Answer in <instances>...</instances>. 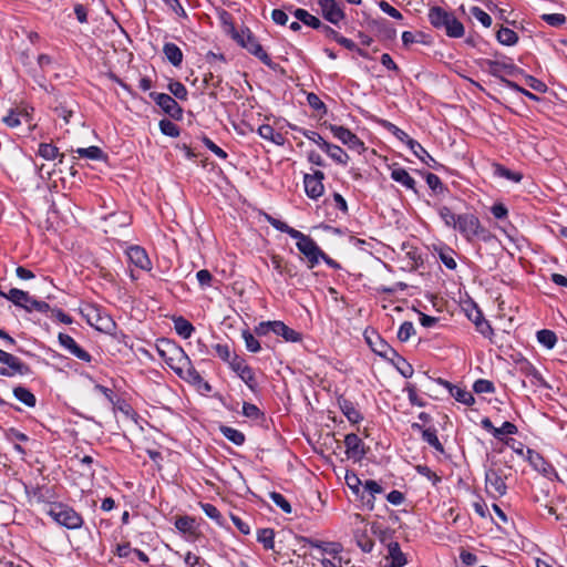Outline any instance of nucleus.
Here are the masks:
<instances>
[{
    "label": "nucleus",
    "mask_w": 567,
    "mask_h": 567,
    "mask_svg": "<svg viewBox=\"0 0 567 567\" xmlns=\"http://www.w3.org/2000/svg\"><path fill=\"white\" fill-rule=\"evenodd\" d=\"M517 433L518 429L512 422L505 421L498 426V454H505L509 449L517 457H524L525 445L514 437Z\"/></svg>",
    "instance_id": "20e7f679"
},
{
    "label": "nucleus",
    "mask_w": 567,
    "mask_h": 567,
    "mask_svg": "<svg viewBox=\"0 0 567 567\" xmlns=\"http://www.w3.org/2000/svg\"><path fill=\"white\" fill-rule=\"evenodd\" d=\"M363 488L371 496V498H369L367 501V505L370 509H372L374 506V504H373L374 495L381 494L383 492V488L381 487V485L379 483H377L375 481H372V480L365 481L363 484Z\"/></svg>",
    "instance_id": "c03bdc74"
},
{
    "label": "nucleus",
    "mask_w": 567,
    "mask_h": 567,
    "mask_svg": "<svg viewBox=\"0 0 567 567\" xmlns=\"http://www.w3.org/2000/svg\"><path fill=\"white\" fill-rule=\"evenodd\" d=\"M506 90H514L517 93L524 94L530 100L538 101L539 97L534 93L522 89L516 82L505 79L503 75L498 74V94H503Z\"/></svg>",
    "instance_id": "bb28decb"
},
{
    "label": "nucleus",
    "mask_w": 567,
    "mask_h": 567,
    "mask_svg": "<svg viewBox=\"0 0 567 567\" xmlns=\"http://www.w3.org/2000/svg\"><path fill=\"white\" fill-rule=\"evenodd\" d=\"M243 339L245 341V344H246V348L248 351L256 353L260 350L259 341L249 331H247V330L243 331Z\"/></svg>",
    "instance_id": "bf43d9fd"
},
{
    "label": "nucleus",
    "mask_w": 567,
    "mask_h": 567,
    "mask_svg": "<svg viewBox=\"0 0 567 567\" xmlns=\"http://www.w3.org/2000/svg\"><path fill=\"white\" fill-rule=\"evenodd\" d=\"M471 14L480 21L484 27L488 28L492 24V18L488 13H486L484 10H482L478 7H473L471 9Z\"/></svg>",
    "instance_id": "052dcab7"
},
{
    "label": "nucleus",
    "mask_w": 567,
    "mask_h": 567,
    "mask_svg": "<svg viewBox=\"0 0 567 567\" xmlns=\"http://www.w3.org/2000/svg\"><path fill=\"white\" fill-rule=\"evenodd\" d=\"M270 262L272 268L284 278L290 279L293 278L297 275L296 267L288 261H286L281 256L279 255H271L270 256Z\"/></svg>",
    "instance_id": "b1692460"
},
{
    "label": "nucleus",
    "mask_w": 567,
    "mask_h": 567,
    "mask_svg": "<svg viewBox=\"0 0 567 567\" xmlns=\"http://www.w3.org/2000/svg\"><path fill=\"white\" fill-rule=\"evenodd\" d=\"M293 239L297 240L296 245L299 251L306 257L308 267L310 269L315 268L320 260V256H323V251L310 236L305 235L301 231H298L293 236Z\"/></svg>",
    "instance_id": "0eeeda50"
},
{
    "label": "nucleus",
    "mask_w": 567,
    "mask_h": 567,
    "mask_svg": "<svg viewBox=\"0 0 567 567\" xmlns=\"http://www.w3.org/2000/svg\"><path fill=\"white\" fill-rule=\"evenodd\" d=\"M353 536L355 539L357 545L361 548L364 553H371L374 546V542L371 537V532L369 524L365 522V519L360 515L355 514L353 516Z\"/></svg>",
    "instance_id": "6e6552de"
},
{
    "label": "nucleus",
    "mask_w": 567,
    "mask_h": 567,
    "mask_svg": "<svg viewBox=\"0 0 567 567\" xmlns=\"http://www.w3.org/2000/svg\"><path fill=\"white\" fill-rule=\"evenodd\" d=\"M159 128L164 135L171 137H177L179 135L178 126L169 120H162L159 122Z\"/></svg>",
    "instance_id": "864d4df0"
},
{
    "label": "nucleus",
    "mask_w": 567,
    "mask_h": 567,
    "mask_svg": "<svg viewBox=\"0 0 567 567\" xmlns=\"http://www.w3.org/2000/svg\"><path fill=\"white\" fill-rule=\"evenodd\" d=\"M322 17L332 24L338 25L344 19V12L336 0H318Z\"/></svg>",
    "instance_id": "dca6fc26"
},
{
    "label": "nucleus",
    "mask_w": 567,
    "mask_h": 567,
    "mask_svg": "<svg viewBox=\"0 0 567 567\" xmlns=\"http://www.w3.org/2000/svg\"><path fill=\"white\" fill-rule=\"evenodd\" d=\"M412 429L420 431L422 433V439L432 447H434L437 452L444 453V447L437 437L435 429H423L417 423H413Z\"/></svg>",
    "instance_id": "a878e982"
},
{
    "label": "nucleus",
    "mask_w": 567,
    "mask_h": 567,
    "mask_svg": "<svg viewBox=\"0 0 567 567\" xmlns=\"http://www.w3.org/2000/svg\"><path fill=\"white\" fill-rule=\"evenodd\" d=\"M272 332L290 342H297L301 339L297 331L286 326L282 321H272Z\"/></svg>",
    "instance_id": "c85d7f7f"
},
{
    "label": "nucleus",
    "mask_w": 567,
    "mask_h": 567,
    "mask_svg": "<svg viewBox=\"0 0 567 567\" xmlns=\"http://www.w3.org/2000/svg\"><path fill=\"white\" fill-rule=\"evenodd\" d=\"M498 178H504L508 183L518 184L523 178V174L518 171H513L511 168L498 165Z\"/></svg>",
    "instance_id": "79ce46f5"
},
{
    "label": "nucleus",
    "mask_w": 567,
    "mask_h": 567,
    "mask_svg": "<svg viewBox=\"0 0 567 567\" xmlns=\"http://www.w3.org/2000/svg\"><path fill=\"white\" fill-rule=\"evenodd\" d=\"M203 143L209 151H212L219 158L225 159L227 157V153L217 144H215L210 138L204 137Z\"/></svg>",
    "instance_id": "0e129e2a"
},
{
    "label": "nucleus",
    "mask_w": 567,
    "mask_h": 567,
    "mask_svg": "<svg viewBox=\"0 0 567 567\" xmlns=\"http://www.w3.org/2000/svg\"><path fill=\"white\" fill-rule=\"evenodd\" d=\"M58 339L60 344L71 354L84 362L91 361L90 353L82 349L71 336L61 332L59 333Z\"/></svg>",
    "instance_id": "6ab92c4d"
},
{
    "label": "nucleus",
    "mask_w": 567,
    "mask_h": 567,
    "mask_svg": "<svg viewBox=\"0 0 567 567\" xmlns=\"http://www.w3.org/2000/svg\"><path fill=\"white\" fill-rule=\"evenodd\" d=\"M339 405L342 413L351 423H358L361 421L362 416L352 402L346 399H339Z\"/></svg>",
    "instance_id": "72a5a7b5"
},
{
    "label": "nucleus",
    "mask_w": 567,
    "mask_h": 567,
    "mask_svg": "<svg viewBox=\"0 0 567 567\" xmlns=\"http://www.w3.org/2000/svg\"><path fill=\"white\" fill-rule=\"evenodd\" d=\"M13 395L17 400L22 402L29 408L35 406L37 399L33 393H31L27 388L24 386H16L13 389Z\"/></svg>",
    "instance_id": "e433bc0d"
},
{
    "label": "nucleus",
    "mask_w": 567,
    "mask_h": 567,
    "mask_svg": "<svg viewBox=\"0 0 567 567\" xmlns=\"http://www.w3.org/2000/svg\"><path fill=\"white\" fill-rule=\"evenodd\" d=\"M243 413L245 416L250 419H258L261 415L260 410L255 404L247 402L243 405Z\"/></svg>",
    "instance_id": "338daca9"
},
{
    "label": "nucleus",
    "mask_w": 567,
    "mask_h": 567,
    "mask_svg": "<svg viewBox=\"0 0 567 567\" xmlns=\"http://www.w3.org/2000/svg\"><path fill=\"white\" fill-rule=\"evenodd\" d=\"M517 29L519 27L515 21L511 22V27L498 25V43L506 47L517 44L519 40Z\"/></svg>",
    "instance_id": "5701e85b"
},
{
    "label": "nucleus",
    "mask_w": 567,
    "mask_h": 567,
    "mask_svg": "<svg viewBox=\"0 0 567 567\" xmlns=\"http://www.w3.org/2000/svg\"><path fill=\"white\" fill-rule=\"evenodd\" d=\"M537 340L547 349H553L557 342V337L551 330H540L537 332Z\"/></svg>",
    "instance_id": "a19ab883"
},
{
    "label": "nucleus",
    "mask_w": 567,
    "mask_h": 567,
    "mask_svg": "<svg viewBox=\"0 0 567 567\" xmlns=\"http://www.w3.org/2000/svg\"><path fill=\"white\" fill-rule=\"evenodd\" d=\"M183 559L186 567H210L204 558L192 551H187L183 555Z\"/></svg>",
    "instance_id": "09e8293b"
},
{
    "label": "nucleus",
    "mask_w": 567,
    "mask_h": 567,
    "mask_svg": "<svg viewBox=\"0 0 567 567\" xmlns=\"http://www.w3.org/2000/svg\"><path fill=\"white\" fill-rule=\"evenodd\" d=\"M301 133L303 134L305 137L316 143L321 150H323L324 144L328 143L319 133L315 131L301 130Z\"/></svg>",
    "instance_id": "69168bd1"
},
{
    "label": "nucleus",
    "mask_w": 567,
    "mask_h": 567,
    "mask_svg": "<svg viewBox=\"0 0 567 567\" xmlns=\"http://www.w3.org/2000/svg\"><path fill=\"white\" fill-rule=\"evenodd\" d=\"M473 390L475 393H493L495 388L494 383L489 380L480 379L474 382Z\"/></svg>",
    "instance_id": "4d7b16f0"
},
{
    "label": "nucleus",
    "mask_w": 567,
    "mask_h": 567,
    "mask_svg": "<svg viewBox=\"0 0 567 567\" xmlns=\"http://www.w3.org/2000/svg\"><path fill=\"white\" fill-rule=\"evenodd\" d=\"M520 458L527 460L535 471L542 473L547 478L557 476L555 468L548 462H546L540 454L533 450L528 449L526 454L524 453V457Z\"/></svg>",
    "instance_id": "f8f14e48"
},
{
    "label": "nucleus",
    "mask_w": 567,
    "mask_h": 567,
    "mask_svg": "<svg viewBox=\"0 0 567 567\" xmlns=\"http://www.w3.org/2000/svg\"><path fill=\"white\" fill-rule=\"evenodd\" d=\"M2 121L7 126L14 128L20 126L23 122L30 123L31 114L25 107H17L10 110L9 113L3 116Z\"/></svg>",
    "instance_id": "4be33fe9"
},
{
    "label": "nucleus",
    "mask_w": 567,
    "mask_h": 567,
    "mask_svg": "<svg viewBox=\"0 0 567 567\" xmlns=\"http://www.w3.org/2000/svg\"><path fill=\"white\" fill-rule=\"evenodd\" d=\"M174 329L177 334L185 339L189 338L194 331L193 324L183 317L174 319Z\"/></svg>",
    "instance_id": "4c0bfd02"
},
{
    "label": "nucleus",
    "mask_w": 567,
    "mask_h": 567,
    "mask_svg": "<svg viewBox=\"0 0 567 567\" xmlns=\"http://www.w3.org/2000/svg\"><path fill=\"white\" fill-rule=\"evenodd\" d=\"M370 532L373 536H375L379 539L381 544L388 546V543L393 542L394 532L390 527L383 525L382 523L373 522L370 525Z\"/></svg>",
    "instance_id": "cd10ccee"
},
{
    "label": "nucleus",
    "mask_w": 567,
    "mask_h": 567,
    "mask_svg": "<svg viewBox=\"0 0 567 567\" xmlns=\"http://www.w3.org/2000/svg\"><path fill=\"white\" fill-rule=\"evenodd\" d=\"M415 332L414 326L410 321H404L398 331V338L400 341H408Z\"/></svg>",
    "instance_id": "5fc2aeb1"
},
{
    "label": "nucleus",
    "mask_w": 567,
    "mask_h": 567,
    "mask_svg": "<svg viewBox=\"0 0 567 567\" xmlns=\"http://www.w3.org/2000/svg\"><path fill=\"white\" fill-rule=\"evenodd\" d=\"M6 299L11 301L14 306L23 308L28 312H47L50 308L47 302L35 300L27 291L20 290L18 288L10 289L6 293Z\"/></svg>",
    "instance_id": "423d86ee"
},
{
    "label": "nucleus",
    "mask_w": 567,
    "mask_h": 567,
    "mask_svg": "<svg viewBox=\"0 0 567 567\" xmlns=\"http://www.w3.org/2000/svg\"><path fill=\"white\" fill-rule=\"evenodd\" d=\"M39 155L47 161H52L58 157L59 150L52 144L41 143L39 145Z\"/></svg>",
    "instance_id": "3c124183"
},
{
    "label": "nucleus",
    "mask_w": 567,
    "mask_h": 567,
    "mask_svg": "<svg viewBox=\"0 0 567 567\" xmlns=\"http://www.w3.org/2000/svg\"><path fill=\"white\" fill-rule=\"evenodd\" d=\"M329 128L332 135L340 142H342L344 145H347L349 148L357 151L359 153L364 150L363 143L350 130L340 125H330Z\"/></svg>",
    "instance_id": "9b49d317"
},
{
    "label": "nucleus",
    "mask_w": 567,
    "mask_h": 567,
    "mask_svg": "<svg viewBox=\"0 0 567 567\" xmlns=\"http://www.w3.org/2000/svg\"><path fill=\"white\" fill-rule=\"evenodd\" d=\"M308 104L316 111H326L324 103L319 99V96L315 93H309L307 95Z\"/></svg>",
    "instance_id": "774afa93"
},
{
    "label": "nucleus",
    "mask_w": 567,
    "mask_h": 567,
    "mask_svg": "<svg viewBox=\"0 0 567 567\" xmlns=\"http://www.w3.org/2000/svg\"><path fill=\"white\" fill-rule=\"evenodd\" d=\"M429 20L434 28L444 30L451 38H461L464 35L463 24L453 14L441 7H432L429 10Z\"/></svg>",
    "instance_id": "7ed1b4c3"
},
{
    "label": "nucleus",
    "mask_w": 567,
    "mask_h": 567,
    "mask_svg": "<svg viewBox=\"0 0 567 567\" xmlns=\"http://www.w3.org/2000/svg\"><path fill=\"white\" fill-rule=\"evenodd\" d=\"M229 367L252 392L257 391L258 383L256 381L255 372L244 359L238 355H234L233 360L229 361Z\"/></svg>",
    "instance_id": "9d476101"
},
{
    "label": "nucleus",
    "mask_w": 567,
    "mask_h": 567,
    "mask_svg": "<svg viewBox=\"0 0 567 567\" xmlns=\"http://www.w3.org/2000/svg\"><path fill=\"white\" fill-rule=\"evenodd\" d=\"M520 369L526 373L527 377H530L533 382L538 385H546L545 380L542 374L527 361H523L520 363Z\"/></svg>",
    "instance_id": "49530a36"
},
{
    "label": "nucleus",
    "mask_w": 567,
    "mask_h": 567,
    "mask_svg": "<svg viewBox=\"0 0 567 567\" xmlns=\"http://www.w3.org/2000/svg\"><path fill=\"white\" fill-rule=\"evenodd\" d=\"M470 318L474 321L477 330L485 337L487 338H492L493 336V329L492 327L489 326V323L487 321H485L484 319L481 318V312L480 311H476V315L474 318H472V316H470Z\"/></svg>",
    "instance_id": "de8ad7c7"
},
{
    "label": "nucleus",
    "mask_w": 567,
    "mask_h": 567,
    "mask_svg": "<svg viewBox=\"0 0 567 567\" xmlns=\"http://www.w3.org/2000/svg\"><path fill=\"white\" fill-rule=\"evenodd\" d=\"M267 220L268 223L274 227L276 228L277 230L279 231H282V233H286L288 234L290 237L293 238V236L299 231L292 227H290L288 224H286L285 221H281L275 217H271V216H267Z\"/></svg>",
    "instance_id": "8fccbe9b"
},
{
    "label": "nucleus",
    "mask_w": 567,
    "mask_h": 567,
    "mask_svg": "<svg viewBox=\"0 0 567 567\" xmlns=\"http://www.w3.org/2000/svg\"><path fill=\"white\" fill-rule=\"evenodd\" d=\"M480 228L478 219L472 214L458 215L457 226L458 229L465 237L471 238L477 235Z\"/></svg>",
    "instance_id": "aec40b11"
},
{
    "label": "nucleus",
    "mask_w": 567,
    "mask_h": 567,
    "mask_svg": "<svg viewBox=\"0 0 567 567\" xmlns=\"http://www.w3.org/2000/svg\"><path fill=\"white\" fill-rule=\"evenodd\" d=\"M47 513L55 523L69 529L80 528L83 524L82 516L62 503L52 504Z\"/></svg>",
    "instance_id": "39448f33"
},
{
    "label": "nucleus",
    "mask_w": 567,
    "mask_h": 567,
    "mask_svg": "<svg viewBox=\"0 0 567 567\" xmlns=\"http://www.w3.org/2000/svg\"><path fill=\"white\" fill-rule=\"evenodd\" d=\"M391 177L393 181L402 184L406 188L415 190V181L404 168H393Z\"/></svg>",
    "instance_id": "473e14b6"
},
{
    "label": "nucleus",
    "mask_w": 567,
    "mask_h": 567,
    "mask_svg": "<svg viewBox=\"0 0 567 567\" xmlns=\"http://www.w3.org/2000/svg\"><path fill=\"white\" fill-rule=\"evenodd\" d=\"M158 353L165 363L185 381L199 385L204 383L206 390H210V385L203 381V378L194 368L189 357L176 343L163 340L157 347Z\"/></svg>",
    "instance_id": "f257e3e1"
},
{
    "label": "nucleus",
    "mask_w": 567,
    "mask_h": 567,
    "mask_svg": "<svg viewBox=\"0 0 567 567\" xmlns=\"http://www.w3.org/2000/svg\"><path fill=\"white\" fill-rule=\"evenodd\" d=\"M542 19L551 27H560L566 22V17L561 13H545Z\"/></svg>",
    "instance_id": "680f3d73"
},
{
    "label": "nucleus",
    "mask_w": 567,
    "mask_h": 567,
    "mask_svg": "<svg viewBox=\"0 0 567 567\" xmlns=\"http://www.w3.org/2000/svg\"><path fill=\"white\" fill-rule=\"evenodd\" d=\"M0 362L7 365V368L0 369V375L3 377H13L17 373L22 374L25 368L19 358L1 349Z\"/></svg>",
    "instance_id": "f3484780"
},
{
    "label": "nucleus",
    "mask_w": 567,
    "mask_h": 567,
    "mask_svg": "<svg viewBox=\"0 0 567 567\" xmlns=\"http://www.w3.org/2000/svg\"><path fill=\"white\" fill-rule=\"evenodd\" d=\"M346 454L349 458L361 460L365 452L362 440L354 433H350L344 437Z\"/></svg>",
    "instance_id": "412c9836"
},
{
    "label": "nucleus",
    "mask_w": 567,
    "mask_h": 567,
    "mask_svg": "<svg viewBox=\"0 0 567 567\" xmlns=\"http://www.w3.org/2000/svg\"><path fill=\"white\" fill-rule=\"evenodd\" d=\"M449 386L451 395L458 402L464 403L466 405H471L474 403V396L473 394L467 391L465 388L458 386V385H452L450 383H446Z\"/></svg>",
    "instance_id": "2f4dec72"
},
{
    "label": "nucleus",
    "mask_w": 567,
    "mask_h": 567,
    "mask_svg": "<svg viewBox=\"0 0 567 567\" xmlns=\"http://www.w3.org/2000/svg\"><path fill=\"white\" fill-rule=\"evenodd\" d=\"M385 558L390 563V567H403L408 563L404 553L396 542L388 543V555Z\"/></svg>",
    "instance_id": "393cba45"
},
{
    "label": "nucleus",
    "mask_w": 567,
    "mask_h": 567,
    "mask_svg": "<svg viewBox=\"0 0 567 567\" xmlns=\"http://www.w3.org/2000/svg\"><path fill=\"white\" fill-rule=\"evenodd\" d=\"M293 16L298 21H301L303 24L308 27H311L313 29H319L321 27V21L317 17L310 14L305 9H296L293 11Z\"/></svg>",
    "instance_id": "c9c22d12"
},
{
    "label": "nucleus",
    "mask_w": 567,
    "mask_h": 567,
    "mask_svg": "<svg viewBox=\"0 0 567 567\" xmlns=\"http://www.w3.org/2000/svg\"><path fill=\"white\" fill-rule=\"evenodd\" d=\"M409 147L413 154L429 167L435 168L436 161L426 152V150L416 141L409 140Z\"/></svg>",
    "instance_id": "c756f323"
},
{
    "label": "nucleus",
    "mask_w": 567,
    "mask_h": 567,
    "mask_svg": "<svg viewBox=\"0 0 567 567\" xmlns=\"http://www.w3.org/2000/svg\"><path fill=\"white\" fill-rule=\"evenodd\" d=\"M377 342H372V340L367 337V341L369 342L371 349L379 355L386 358L389 355V352L395 353V351L383 340L377 336Z\"/></svg>",
    "instance_id": "ea45409f"
},
{
    "label": "nucleus",
    "mask_w": 567,
    "mask_h": 567,
    "mask_svg": "<svg viewBox=\"0 0 567 567\" xmlns=\"http://www.w3.org/2000/svg\"><path fill=\"white\" fill-rule=\"evenodd\" d=\"M324 174L321 171H315L313 174H306L303 177L306 194L312 198H319L324 190L323 181Z\"/></svg>",
    "instance_id": "4468645a"
},
{
    "label": "nucleus",
    "mask_w": 567,
    "mask_h": 567,
    "mask_svg": "<svg viewBox=\"0 0 567 567\" xmlns=\"http://www.w3.org/2000/svg\"><path fill=\"white\" fill-rule=\"evenodd\" d=\"M322 151L339 164L346 165L349 161L348 154L338 145L327 143Z\"/></svg>",
    "instance_id": "f704fd0d"
},
{
    "label": "nucleus",
    "mask_w": 567,
    "mask_h": 567,
    "mask_svg": "<svg viewBox=\"0 0 567 567\" xmlns=\"http://www.w3.org/2000/svg\"><path fill=\"white\" fill-rule=\"evenodd\" d=\"M271 501L282 509V512H285L286 514H290L291 513V505L289 504V502L285 498L284 495H281L280 493H277V492H271L269 494Z\"/></svg>",
    "instance_id": "13d9d810"
},
{
    "label": "nucleus",
    "mask_w": 567,
    "mask_h": 567,
    "mask_svg": "<svg viewBox=\"0 0 567 567\" xmlns=\"http://www.w3.org/2000/svg\"><path fill=\"white\" fill-rule=\"evenodd\" d=\"M151 97L156 102L162 110L172 117H181L183 110L174 97L166 93H151Z\"/></svg>",
    "instance_id": "2eb2a0df"
},
{
    "label": "nucleus",
    "mask_w": 567,
    "mask_h": 567,
    "mask_svg": "<svg viewBox=\"0 0 567 567\" xmlns=\"http://www.w3.org/2000/svg\"><path fill=\"white\" fill-rule=\"evenodd\" d=\"M163 52L166 59L174 65L179 66L183 62V52L182 50L172 42H167L163 47Z\"/></svg>",
    "instance_id": "7c9ffc66"
},
{
    "label": "nucleus",
    "mask_w": 567,
    "mask_h": 567,
    "mask_svg": "<svg viewBox=\"0 0 567 567\" xmlns=\"http://www.w3.org/2000/svg\"><path fill=\"white\" fill-rule=\"evenodd\" d=\"M220 432L223 435L233 442L236 445H241L245 442V435L240 431L233 429L230 426L223 425L220 426Z\"/></svg>",
    "instance_id": "58836bf2"
},
{
    "label": "nucleus",
    "mask_w": 567,
    "mask_h": 567,
    "mask_svg": "<svg viewBox=\"0 0 567 567\" xmlns=\"http://www.w3.org/2000/svg\"><path fill=\"white\" fill-rule=\"evenodd\" d=\"M126 255L131 264L136 266L137 268L148 271L152 269V262L148 258V255L144 248L141 246H130L126 249Z\"/></svg>",
    "instance_id": "a211bd4d"
},
{
    "label": "nucleus",
    "mask_w": 567,
    "mask_h": 567,
    "mask_svg": "<svg viewBox=\"0 0 567 567\" xmlns=\"http://www.w3.org/2000/svg\"><path fill=\"white\" fill-rule=\"evenodd\" d=\"M275 533L270 528H264L258 530L257 539L264 545L266 549H272L275 546Z\"/></svg>",
    "instance_id": "a18cd8bd"
},
{
    "label": "nucleus",
    "mask_w": 567,
    "mask_h": 567,
    "mask_svg": "<svg viewBox=\"0 0 567 567\" xmlns=\"http://www.w3.org/2000/svg\"><path fill=\"white\" fill-rule=\"evenodd\" d=\"M502 71H504L505 74H509V75H514V76L522 75L525 84L536 92L545 93L547 91V85L544 82H542L540 80H538L532 75H524L522 73V71L516 69L512 63H509L505 60L501 61V59L498 58V74Z\"/></svg>",
    "instance_id": "1a4fd4ad"
},
{
    "label": "nucleus",
    "mask_w": 567,
    "mask_h": 567,
    "mask_svg": "<svg viewBox=\"0 0 567 567\" xmlns=\"http://www.w3.org/2000/svg\"><path fill=\"white\" fill-rule=\"evenodd\" d=\"M214 349L217 355L225 362L229 364V361L233 360L234 355H231L230 349L228 344L217 343L214 346Z\"/></svg>",
    "instance_id": "e2e57ef3"
},
{
    "label": "nucleus",
    "mask_w": 567,
    "mask_h": 567,
    "mask_svg": "<svg viewBox=\"0 0 567 567\" xmlns=\"http://www.w3.org/2000/svg\"><path fill=\"white\" fill-rule=\"evenodd\" d=\"M439 215L446 226L456 228L458 215H455L449 207H441L439 209Z\"/></svg>",
    "instance_id": "603ef678"
},
{
    "label": "nucleus",
    "mask_w": 567,
    "mask_h": 567,
    "mask_svg": "<svg viewBox=\"0 0 567 567\" xmlns=\"http://www.w3.org/2000/svg\"><path fill=\"white\" fill-rule=\"evenodd\" d=\"M227 13L223 16L224 23L226 25V31L231 38L243 48H245L249 53L254 54L264 64L270 66L271 59L264 50L258 40L254 37L251 31L248 28H243L240 30H236L231 23H228L226 18Z\"/></svg>",
    "instance_id": "f03ea898"
},
{
    "label": "nucleus",
    "mask_w": 567,
    "mask_h": 567,
    "mask_svg": "<svg viewBox=\"0 0 567 567\" xmlns=\"http://www.w3.org/2000/svg\"><path fill=\"white\" fill-rule=\"evenodd\" d=\"M80 157H85L94 161L103 159V151L97 146H90L86 148H78L74 151Z\"/></svg>",
    "instance_id": "37998d69"
},
{
    "label": "nucleus",
    "mask_w": 567,
    "mask_h": 567,
    "mask_svg": "<svg viewBox=\"0 0 567 567\" xmlns=\"http://www.w3.org/2000/svg\"><path fill=\"white\" fill-rule=\"evenodd\" d=\"M499 529H502L503 533L508 537V543L505 545V547L508 550L518 548V534L515 524L513 519L508 517L501 508H498V530Z\"/></svg>",
    "instance_id": "ddd939ff"
},
{
    "label": "nucleus",
    "mask_w": 567,
    "mask_h": 567,
    "mask_svg": "<svg viewBox=\"0 0 567 567\" xmlns=\"http://www.w3.org/2000/svg\"><path fill=\"white\" fill-rule=\"evenodd\" d=\"M168 90L178 100L185 101L187 99V89L181 82H171L168 84Z\"/></svg>",
    "instance_id": "6e6d98bb"
}]
</instances>
